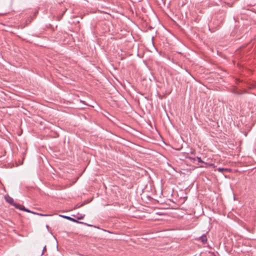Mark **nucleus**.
Segmentation results:
<instances>
[{
	"label": "nucleus",
	"instance_id": "f257e3e1",
	"mask_svg": "<svg viewBox=\"0 0 256 256\" xmlns=\"http://www.w3.org/2000/svg\"><path fill=\"white\" fill-rule=\"evenodd\" d=\"M60 216L62 217V218H66V220H69L72 221V222H74L84 224V222H79L77 220L74 219V218H71L70 216H62V215H60Z\"/></svg>",
	"mask_w": 256,
	"mask_h": 256
},
{
	"label": "nucleus",
	"instance_id": "f03ea898",
	"mask_svg": "<svg viewBox=\"0 0 256 256\" xmlns=\"http://www.w3.org/2000/svg\"><path fill=\"white\" fill-rule=\"evenodd\" d=\"M6 200L8 202L9 204H12L16 206V205H18L17 204L14 203V200L12 198L8 196H5Z\"/></svg>",
	"mask_w": 256,
	"mask_h": 256
},
{
	"label": "nucleus",
	"instance_id": "7ed1b4c3",
	"mask_svg": "<svg viewBox=\"0 0 256 256\" xmlns=\"http://www.w3.org/2000/svg\"><path fill=\"white\" fill-rule=\"evenodd\" d=\"M16 208H19L20 210H24V212H32V213L33 212H31L30 210L25 208L24 206H20V204H19V205H16Z\"/></svg>",
	"mask_w": 256,
	"mask_h": 256
},
{
	"label": "nucleus",
	"instance_id": "20e7f679",
	"mask_svg": "<svg viewBox=\"0 0 256 256\" xmlns=\"http://www.w3.org/2000/svg\"><path fill=\"white\" fill-rule=\"evenodd\" d=\"M200 240L204 244L206 243L207 241V238L206 234L202 235L200 238Z\"/></svg>",
	"mask_w": 256,
	"mask_h": 256
},
{
	"label": "nucleus",
	"instance_id": "39448f33",
	"mask_svg": "<svg viewBox=\"0 0 256 256\" xmlns=\"http://www.w3.org/2000/svg\"><path fill=\"white\" fill-rule=\"evenodd\" d=\"M217 170L218 172H225V171L228 172V168H217Z\"/></svg>",
	"mask_w": 256,
	"mask_h": 256
},
{
	"label": "nucleus",
	"instance_id": "423d86ee",
	"mask_svg": "<svg viewBox=\"0 0 256 256\" xmlns=\"http://www.w3.org/2000/svg\"><path fill=\"white\" fill-rule=\"evenodd\" d=\"M84 217V214H80L78 216H77V220H82Z\"/></svg>",
	"mask_w": 256,
	"mask_h": 256
},
{
	"label": "nucleus",
	"instance_id": "0eeeda50",
	"mask_svg": "<svg viewBox=\"0 0 256 256\" xmlns=\"http://www.w3.org/2000/svg\"><path fill=\"white\" fill-rule=\"evenodd\" d=\"M32 214H36L37 215H39V216H48V214H39V213H36V212H32Z\"/></svg>",
	"mask_w": 256,
	"mask_h": 256
},
{
	"label": "nucleus",
	"instance_id": "6e6552de",
	"mask_svg": "<svg viewBox=\"0 0 256 256\" xmlns=\"http://www.w3.org/2000/svg\"><path fill=\"white\" fill-rule=\"evenodd\" d=\"M196 158L198 159V162H201V163H204V162L202 160V159L200 158V157H197Z\"/></svg>",
	"mask_w": 256,
	"mask_h": 256
},
{
	"label": "nucleus",
	"instance_id": "1a4fd4ad",
	"mask_svg": "<svg viewBox=\"0 0 256 256\" xmlns=\"http://www.w3.org/2000/svg\"><path fill=\"white\" fill-rule=\"evenodd\" d=\"M189 158L192 160V161H193V162H194L196 160V158H191V157H190Z\"/></svg>",
	"mask_w": 256,
	"mask_h": 256
},
{
	"label": "nucleus",
	"instance_id": "9d476101",
	"mask_svg": "<svg viewBox=\"0 0 256 256\" xmlns=\"http://www.w3.org/2000/svg\"><path fill=\"white\" fill-rule=\"evenodd\" d=\"M46 250V246H45L43 248V252ZM44 254V252H42V255Z\"/></svg>",
	"mask_w": 256,
	"mask_h": 256
},
{
	"label": "nucleus",
	"instance_id": "9b49d317",
	"mask_svg": "<svg viewBox=\"0 0 256 256\" xmlns=\"http://www.w3.org/2000/svg\"><path fill=\"white\" fill-rule=\"evenodd\" d=\"M83 206V204H81L80 206H76V208H78L80 207L81 206Z\"/></svg>",
	"mask_w": 256,
	"mask_h": 256
},
{
	"label": "nucleus",
	"instance_id": "f8f14e48",
	"mask_svg": "<svg viewBox=\"0 0 256 256\" xmlns=\"http://www.w3.org/2000/svg\"><path fill=\"white\" fill-rule=\"evenodd\" d=\"M86 224V225H87V226H91V225H90V224Z\"/></svg>",
	"mask_w": 256,
	"mask_h": 256
}]
</instances>
